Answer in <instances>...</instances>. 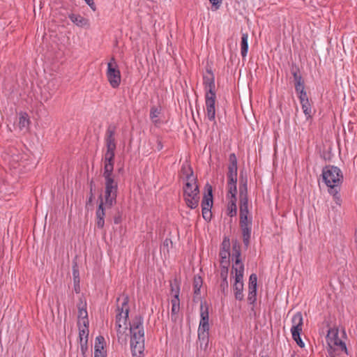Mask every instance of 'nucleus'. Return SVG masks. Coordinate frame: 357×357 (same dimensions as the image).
Returning a JSON list of instances; mask_svg holds the SVG:
<instances>
[{
	"instance_id": "31",
	"label": "nucleus",
	"mask_w": 357,
	"mask_h": 357,
	"mask_svg": "<svg viewBox=\"0 0 357 357\" xmlns=\"http://www.w3.org/2000/svg\"><path fill=\"white\" fill-rule=\"evenodd\" d=\"M161 112V108L159 107L153 106L151 108L150 110V119L152 120L153 123L155 124H157L159 121L158 119H157L158 115Z\"/></svg>"
},
{
	"instance_id": "9",
	"label": "nucleus",
	"mask_w": 357,
	"mask_h": 357,
	"mask_svg": "<svg viewBox=\"0 0 357 357\" xmlns=\"http://www.w3.org/2000/svg\"><path fill=\"white\" fill-rule=\"evenodd\" d=\"M206 192L202 200V208H212L213 204V187L209 183L205 185Z\"/></svg>"
},
{
	"instance_id": "56",
	"label": "nucleus",
	"mask_w": 357,
	"mask_h": 357,
	"mask_svg": "<svg viewBox=\"0 0 357 357\" xmlns=\"http://www.w3.org/2000/svg\"><path fill=\"white\" fill-rule=\"evenodd\" d=\"M190 170L193 171L190 166H188V167H185L183 166L181 167V171L183 174L185 175V179L186 180H187V175L190 173Z\"/></svg>"
},
{
	"instance_id": "22",
	"label": "nucleus",
	"mask_w": 357,
	"mask_h": 357,
	"mask_svg": "<svg viewBox=\"0 0 357 357\" xmlns=\"http://www.w3.org/2000/svg\"><path fill=\"white\" fill-rule=\"evenodd\" d=\"M19 128L20 130H27L29 127L30 120L27 113H22L19 117Z\"/></svg>"
},
{
	"instance_id": "33",
	"label": "nucleus",
	"mask_w": 357,
	"mask_h": 357,
	"mask_svg": "<svg viewBox=\"0 0 357 357\" xmlns=\"http://www.w3.org/2000/svg\"><path fill=\"white\" fill-rule=\"evenodd\" d=\"M248 301L249 304L252 305L251 308L252 311H255L254 307L257 301V290L256 289H248Z\"/></svg>"
},
{
	"instance_id": "55",
	"label": "nucleus",
	"mask_w": 357,
	"mask_h": 357,
	"mask_svg": "<svg viewBox=\"0 0 357 357\" xmlns=\"http://www.w3.org/2000/svg\"><path fill=\"white\" fill-rule=\"evenodd\" d=\"M219 256L220 258H228L230 257V251L227 250H220L219 252Z\"/></svg>"
},
{
	"instance_id": "35",
	"label": "nucleus",
	"mask_w": 357,
	"mask_h": 357,
	"mask_svg": "<svg viewBox=\"0 0 357 357\" xmlns=\"http://www.w3.org/2000/svg\"><path fill=\"white\" fill-rule=\"evenodd\" d=\"M114 165V164H112V163L104 164V172H103L104 178H114V176H113Z\"/></svg>"
},
{
	"instance_id": "15",
	"label": "nucleus",
	"mask_w": 357,
	"mask_h": 357,
	"mask_svg": "<svg viewBox=\"0 0 357 357\" xmlns=\"http://www.w3.org/2000/svg\"><path fill=\"white\" fill-rule=\"evenodd\" d=\"M292 326L291 331H302L303 324V316L301 312H296L292 318Z\"/></svg>"
},
{
	"instance_id": "30",
	"label": "nucleus",
	"mask_w": 357,
	"mask_h": 357,
	"mask_svg": "<svg viewBox=\"0 0 357 357\" xmlns=\"http://www.w3.org/2000/svg\"><path fill=\"white\" fill-rule=\"evenodd\" d=\"M202 284H203L202 278L199 275L195 276L194 280H193V289H194L195 296H198L200 294V289L202 286Z\"/></svg>"
},
{
	"instance_id": "24",
	"label": "nucleus",
	"mask_w": 357,
	"mask_h": 357,
	"mask_svg": "<svg viewBox=\"0 0 357 357\" xmlns=\"http://www.w3.org/2000/svg\"><path fill=\"white\" fill-rule=\"evenodd\" d=\"M172 310H171V317L172 320L176 321V315L180 310V300L179 298H176V299H172Z\"/></svg>"
},
{
	"instance_id": "44",
	"label": "nucleus",
	"mask_w": 357,
	"mask_h": 357,
	"mask_svg": "<svg viewBox=\"0 0 357 357\" xmlns=\"http://www.w3.org/2000/svg\"><path fill=\"white\" fill-rule=\"evenodd\" d=\"M203 218L206 222H210L212 218L211 208H202Z\"/></svg>"
},
{
	"instance_id": "20",
	"label": "nucleus",
	"mask_w": 357,
	"mask_h": 357,
	"mask_svg": "<svg viewBox=\"0 0 357 357\" xmlns=\"http://www.w3.org/2000/svg\"><path fill=\"white\" fill-rule=\"evenodd\" d=\"M129 303V296L128 295L123 296V302L121 303V308L123 309L125 312V316L123 317V325H127L128 321L129 319V312H130V307L128 305Z\"/></svg>"
},
{
	"instance_id": "54",
	"label": "nucleus",
	"mask_w": 357,
	"mask_h": 357,
	"mask_svg": "<svg viewBox=\"0 0 357 357\" xmlns=\"http://www.w3.org/2000/svg\"><path fill=\"white\" fill-rule=\"evenodd\" d=\"M125 316V312L124 311L123 312H118L116 315V324H121V321L123 320V317Z\"/></svg>"
},
{
	"instance_id": "4",
	"label": "nucleus",
	"mask_w": 357,
	"mask_h": 357,
	"mask_svg": "<svg viewBox=\"0 0 357 357\" xmlns=\"http://www.w3.org/2000/svg\"><path fill=\"white\" fill-rule=\"evenodd\" d=\"M326 339L327 342L326 349L329 357H336L338 355L337 351H341L349 355L345 342L339 337L337 328H329Z\"/></svg>"
},
{
	"instance_id": "3",
	"label": "nucleus",
	"mask_w": 357,
	"mask_h": 357,
	"mask_svg": "<svg viewBox=\"0 0 357 357\" xmlns=\"http://www.w3.org/2000/svg\"><path fill=\"white\" fill-rule=\"evenodd\" d=\"M197 178L194 176L193 171L187 175V181L183 187V198L186 205L192 208H196L199 202V188L197 184Z\"/></svg>"
},
{
	"instance_id": "41",
	"label": "nucleus",
	"mask_w": 357,
	"mask_h": 357,
	"mask_svg": "<svg viewBox=\"0 0 357 357\" xmlns=\"http://www.w3.org/2000/svg\"><path fill=\"white\" fill-rule=\"evenodd\" d=\"M232 256H241V245L237 240L232 242Z\"/></svg>"
},
{
	"instance_id": "60",
	"label": "nucleus",
	"mask_w": 357,
	"mask_h": 357,
	"mask_svg": "<svg viewBox=\"0 0 357 357\" xmlns=\"http://www.w3.org/2000/svg\"><path fill=\"white\" fill-rule=\"evenodd\" d=\"M206 91H215V82L213 84H208L205 86Z\"/></svg>"
},
{
	"instance_id": "62",
	"label": "nucleus",
	"mask_w": 357,
	"mask_h": 357,
	"mask_svg": "<svg viewBox=\"0 0 357 357\" xmlns=\"http://www.w3.org/2000/svg\"><path fill=\"white\" fill-rule=\"evenodd\" d=\"M250 237H243V242L245 249H248L250 245Z\"/></svg>"
},
{
	"instance_id": "23",
	"label": "nucleus",
	"mask_w": 357,
	"mask_h": 357,
	"mask_svg": "<svg viewBox=\"0 0 357 357\" xmlns=\"http://www.w3.org/2000/svg\"><path fill=\"white\" fill-rule=\"evenodd\" d=\"M200 317V322L208 323V307L206 301L201 302Z\"/></svg>"
},
{
	"instance_id": "1",
	"label": "nucleus",
	"mask_w": 357,
	"mask_h": 357,
	"mask_svg": "<svg viewBox=\"0 0 357 357\" xmlns=\"http://www.w3.org/2000/svg\"><path fill=\"white\" fill-rule=\"evenodd\" d=\"M321 176L328 188V193L333 196L335 203L340 206L342 199L340 191L344 178L341 169L334 165H326L323 167Z\"/></svg>"
},
{
	"instance_id": "32",
	"label": "nucleus",
	"mask_w": 357,
	"mask_h": 357,
	"mask_svg": "<svg viewBox=\"0 0 357 357\" xmlns=\"http://www.w3.org/2000/svg\"><path fill=\"white\" fill-rule=\"evenodd\" d=\"M117 195L105 196L104 207L106 209L111 208L116 203Z\"/></svg>"
},
{
	"instance_id": "5",
	"label": "nucleus",
	"mask_w": 357,
	"mask_h": 357,
	"mask_svg": "<svg viewBox=\"0 0 357 357\" xmlns=\"http://www.w3.org/2000/svg\"><path fill=\"white\" fill-rule=\"evenodd\" d=\"M229 165H228V172L227 174V186H228V192L231 194V199L237 200L236 194H237V158L235 153H231L229 156Z\"/></svg>"
},
{
	"instance_id": "6",
	"label": "nucleus",
	"mask_w": 357,
	"mask_h": 357,
	"mask_svg": "<svg viewBox=\"0 0 357 357\" xmlns=\"http://www.w3.org/2000/svg\"><path fill=\"white\" fill-rule=\"evenodd\" d=\"M107 77L112 88L116 89L119 86L121 76L119 67L115 61L114 57L111 59L110 62L107 63Z\"/></svg>"
},
{
	"instance_id": "21",
	"label": "nucleus",
	"mask_w": 357,
	"mask_h": 357,
	"mask_svg": "<svg viewBox=\"0 0 357 357\" xmlns=\"http://www.w3.org/2000/svg\"><path fill=\"white\" fill-rule=\"evenodd\" d=\"M248 34L247 33H243L241 40V54L243 58L247 56L248 51Z\"/></svg>"
},
{
	"instance_id": "63",
	"label": "nucleus",
	"mask_w": 357,
	"mask_h": 357,
	"mask_svg": "<svg viewBox=\"0 0 357 357\" xmlns=\"http://www.w3.org/2000/svg\"><path fill=\"white\" fill-rule=\"evenodd\" d=\"M235 265H241L242 263L241 256L233 257Z\"/></svg>"
},
{
	"instance_id": "53",
	"label": "nucleus",
	"mask_w": 357,
	"mask_h": 357,
	"mask_svg": "<svg viewBox=\"0 0 357 357\" xmlns=\"http://www.w3.org/2000/svg\"><path fill=\"white\" fill-rule=\"evenodd\" d=\"M86 305H87L86 301L85 298H83V296H82V297L79 298V303L77 305V309L86 308Z\"/></svg>"
},
{
	"instance_id": "37",
	"label": "nucleus",
	"mask_w": 357,
	"mask_h": 357,
	"mask_svg": "<svg viewBox=\"0 0 357 357\" xmlns=\"http://www.w3.org/2000/svg\"><path fill=\"white\" fill-rule=\"evenodd\" d=\"M77 325L79 327V342L84 341L85 339L88 340L89 331L87 328H82L81 323L79 321L77 322Z\"/></svg>"
},
{
	"instance_id": "47",
	"label": "nucleus",
	"mask_w": 357,
	"mask_h": 357,
	"mask_svg": "<svg viewBox=\"0 0 357 357\" xmlns=\"http://www.w3.org/2000/svg\"><path fill=\"white\" fill-rule=\"evenodd\" d=\"M123 213L118 208H116V213L114 215V223L119 225L122 222Z\"/></svg>"
},
{
	"instance_id": "34",
	"label": "nucleus",
	"mask_w": 357,
	"mask_h": 357,
	"mask_svg": "<svg viewBox=\"0 0 357 357\" xmlns=\"http://www.w3.org/2000/svg\"><path fill=\"white\" fill-rule=\"evenodd\" d=\"M89 187H90V192H89V197L88 198V200L86 203V206H93V199H94V190H95V187H96V185H95V182L93 181V179H91V181L89 182Z\"/></svg>"
},
{
	"instance_id": "51",
	"label": "nucleus",
	"mask_w": 357,
	"mask_h": 357,
	"mask_svg": "<svg viewBox=\"0 0 357 357\" xmlns=\"http://www.w3.org/2000/svg\"><path fill=\"white\" fill-rule=\"evenodd\" d=\"M78 319H88V312L86 308L78 309Z\"/></svg>"
},
{
	"instance_id": "13",
	"label": "nucleus",
	"mask_w": 357,
	"mask_h": 357,
	"mask_svg": "<svg viewBox=\"0 0 357 357\" xmlns=\"http://www.w3.org/2000/svg\"><path fill=\"white\" fill-rule=\"evenodd\" d=\"M239 225L241 230L242 237H251L252 218L247 220H239Z\"/></svg>"
},
{
	"instance_id": "29",
	"label": "nucleus",
	"mask_w": 357,
	"mask_h": 357,
	"mask_svg": "<svg viewBox=\"0 0 357 357\" xmlns=\"http://www.w3.org/2000/svg\"><path fill=\"white\" fill-rule=\"evenodd\" d=\"M170 288L172 294H174V297L172 299H176V296L177 298H179L180 282L176 278H175L173 282H171Z\"/></svg>"
},
{
	"instance_id": "17",
	"label": "nucleus",
	"mask_w": 357,
	"mask_h": 357,
	"mask_svg": "<svg viewBox=\"0 0 357 357\" xmlns=\"http://www.w3.org/2000/svg\"><path fill=\"white\" fill-rule=\"evenodd\" d=\"M239 194H248V177L243 170L240 172L239 176Z\"/></svg>"
},
{
	"instance_id": "27",
	"label": "nucleus",
	"mask_w": 357,
	"mask_h": 357,
	"mask_svg": "<svg viewBox=\"0 0 357 357\" xmlns=\"http://www.w3.org/2000/svg\"><path fill=\"white\" fill-rule=\"evenodd\" d=\"M236 201L235 199H230L228 203L227 208V214L230 217H234L237 214Z\"/></svg>"
},
{
	"instance_id": "25",
	"label": "nucleus",
	"mask_w": 357,
	"mask_h": 357,
	"mask_svg": "<svg viewBox=\"0 0 357 357\" xmlns=\"http://www.w3.org/2000/svg\"><path fill=\"white\" fill-rule=\"evenodd\" d=\"M302 109L303 111V113L305 114L307 119H309L312 117V106L310 103L309 99H305L303 100H300Z\"/></svg>"
},
{
	"instance_id": "28",
	"label": "nucleus",
	"mask_w": 357,
	"mask_h": 357,
	"mask_svg": "<svg viewBox=\"0 0 357 357\" xmlns=\"http://www.w3.org/2000/svg\"><path fill=\"white\" fill-rule=\"evenodd\" d=\"M215 82V76L211 68H206V74L203 76V84L206 86Z\"/></svg>"
},
{
	"instance_id": "19",
	"label": "nucleus",
	"mask_w": 357,
	"mask_h": 357,
	"mask_svg": "<svg viewBox=\"0 0 357 357\" xmlns=\"http://www.w3.org/2000/svg\"><path fill=\"white\" fill-rule=\"evenodd\" d=\"M68 17L74 24L78 26L83 27L89 24V20L82 17L79 15L71 13L68 15Z\"/></svg>"
},
{
	"instance_id": "10",
	"label": "nucleus",
	"mask_w": 357,
	"mask_h": 357,
	"mask_svg": "<svg viewBox=\"0 0 357 357\" xmlns=\"http://www.w3.org/2000/svg\"><path fill=\"white\" fill-rule=\"evenodd\" d=\"M105 196L117 195L118 185L114 178H105Z\"/></svg>"
},
{
	"instance_id": "59",
	"label": "nucleus",
	"mask_w": 357,
	"mask_h": 357,
	"mask_svg": "<svg viewBox=\"0 0 357 357\" xmlns=\"http://www.w3.org/2000/svg\"><path fill=\"white\" fill-rule=\"evenodd\" d=\"M215 99H213V98H205V103L206 105H215Z\"/></svg>"
},
{
	"instance_id": "64",
	"label": "nucleus",
	"mask_w": 357,
	"mask_h": 357,
	"mask_svg": "<svg viewBox=\"0 0 357 357\" xmlns=\"http://www.w3.org/2000/svg\"><path fill=\"white\" fill-rule=\"evenodd\" d=\"M220 265H229V264H230L229 257L226 258V259L220 258Z\"/></svg>"
},
{
	"instance_id": "2",
	"label": "nucleus",
	"mask_w": 357,
	"mask_h": 357,
	"mask_svg": "<svg viewBox=\"0 0 357 357\" xmlns=\"http://www.w3.org/2000/svg\"><path fill=\"white\" fill-rule=\"evenodd\" d=\"M144 319L141 314L135 316L131 321H128L130 333V349L134 357H139L144 349Z\"/></svg>"
},
{
	"instance_id": "50",
	"label": "nucleus",
	"mask_w": 357,
	"mask_h": 357,
	"mask_svg": "<svg viewBox=\"0 0 357 357\" xmlns=\"http://www.w3.org/2000/svg\"><path fill=\"white\" fill-rule=\"evenodd\" d=\"M220 250H227L230 251V241L227 236H225L221 243Z\"/></svg>"
},
{
	"instance_id": "14",
	"label": "nucleus",
	"mask_w": 357,
	"mask_h": 357,
	"mask_svg": "<svg viewBox=\"0 0 357 357\" xmlns=\"http://www.w3.org/2000/svg\"><path fill=\"white\" fill-rule=\"evenodd\" d=\"M116 334L118 342L121 344H126L128 342V334L126 333V331L128 330L127 325H124L125 327L122 328L121 324H116Z\"/></svg>"
},
{
	"instance_id": "26",
	"label": "nucleus",
	"mask_w": 357,
	"mask_h": 357,
	"mask_svg": "<svg viewBox=\"0 0 357 357\" xmlns=\"http://www.w3.org/2000/svg\"><path fill=\"white\" fill-rule=\"evenodd\" d=\"M198 340L199 342V349L206 351L208 347L209 335L198 334Z\"/></svg>"
},
{
	"instance_id": "18",
	"label": "nucleus",
	"mask_w": 357,
	"mask_h": 357,
	"mask_svg": "<svg viewBox=\"0 0 357 357\" xmlns=\"http://www.w3.org/2000/svg\"><path fill=\"white\" fill-rule=\"evenodd\" d=\"M106 342L103 336L99 335L96 338L94 345V354L107 353L105 350Z\"/></svg>"
},
{
	"instance_id": "40",
	"label": "nucleus",
	"mask_w": 357,
	"mask_h": 357,
	"mask_svg": "<svg viewBox=\"0 0 357 357\" xmlns=\"http://www.w3.org/2000/svg\"><path fill=\"white\" fill-rule=\"evenodd\" d=\"M257 289V275L255 273H252L249 278L248 289Z\"/></svg>"
},
{
	"instance_id": "48",
	"label": "nucleus",
	"mask_w": 357,
	"mask_h": 357,
	"mask_svg": "<svg viewBox=\"0 0 357 357\" xmlns=\"http://www.w3.org/2000/svg\"><path fill=\"white\" fill-rule=\"evenodd\" d=\"M80 342V349L83 357H86V353L88 350V340L85 339L84 341Z\"/></svg>"
},
{
	"instance_id": "52",
	"label": "nucleus",
	"mask_w": 357,
	"mask_h": 357,
	"mask_svg": "<svg viewBox=\"0 0 357 357\" xmlns=\"http://www.w3.org/2000/svg\"><path fill=\"white\" fill-rule=\"evenodd\" d=\"M107 151L105 153V156L115 157V150L116 146H106Z\"/></svg>"
},
{
	"instance_id": "36",
	"label": "nucleus",
	"mask_w": 357,
	"mask_h": 357,
	"mask_svg": "<svg viewBox=\"0 0 357 357\" xmlns=\"http://www.w3.org/2000/svg\"><path fill=\"white\" fill-rule=\"evenodd\" d=\"M292 335L293 340L296 342L298 346L301 348H303L305 347V344L301 337V333L302 331H291Z\"/></svg>"
},
{
	"instance_id": "42",
	"label": "nucleus",
	"mask_w": 357,
	"mask_h": 357,
	"mask_svg": "<svg viewBox=\"0 0 357 357\" xmlns=\"http://www.w3.org/2000/svg\"><path fill=\"white\" fill-rule=\"evenodd\" d=\"M197 332L198 334L209 335V324L199 322Z\"/></svg>"
},
{
	"instance_id": "7",
	"label": "nucleus",
	"mask_w": 357,
	"mask_h": 357,
	"mask_svg": "<svg viewBox=\"0 0 357 357\" xmlns=\"http://www.w3.org/2000/svg\"><path fill=\"white\" fill-rule=\"evenodd\" d=\"M99 205L96 212V226L99 229H102L105 225V207H104V199L102 194L99 197Z\"/></svg>"
},
{
	"instance_id": "12",
	"label": "nucleus",
	"mask_w": 357,
	"mask_h": 357,
	"mask_svg": "<svg viewBox=\"0 0 357 357\" xmlns=\"http://www.w3.org/2000/svg\"><path fill=\"white\" fill-rule=\"evenodd\" d=\"M233 289L235 298L238 301H243L244 298L243 291V281L241 279L235 278L233 284Z\"/></svg>"
},
{
	"instance_id": "58",
	"label": "nucleus",
	"mask_w": 357,
	"mask_h": 357,
	"mask_svg": "<svg viewBox=\"0 0 357 357\" xmlns=\"http://www.w3.org/2000/svg\"><path fill=\"white\" fill-rule=\"evenodd\" d=\"M114 158L112 156H105L104 164H114Z\"/></svg>"
},
{
	"instance_id": "11",
	"label": "nucleus",
	"mask_w": 357,
	"mask_h": 357,
	"mask_svg": "<svg viewBox=\"0 0 357 357\" xmlns=\"http://www.w3.org/2000/svg\"><path fill=\"white\" fill-rule=\"evenodd\" d=\"M116 134V126L114 125H109L106 130L105 133V144L106 146H116V142L115 139Z\"/></svg>"
},
{
	"instance_id": "46",
	"label": "nucleus",
	"mask_w": 357,
	"mask_h": 357,
	"mask_svg": "<svg viewBox=\"0 0 357 357\" xmlns=\"http://www.w3.org/2000/svg\"><path fill=\"white\" fill-rule=\"evenodd\" d=\"M220 289L222 294L225 297L228 295V281L227 280H222L220 284Z\"/></svg>"
},
{
	"instance_id": "61",
	"label": "nucleus",
	"mask_w": 357,
	"mask_h": 357,
	"mask_svg": "<svg viewBox=\"0 0 357 357\" xmlns=\"http://www.w3.org/2000/svg\"><path fill=\"white\" fill-rule=\"evenodd\" d=\"M213 98V99L216 100V93L215 91H206L205 98Z\"/></svg>"
},
{
	"instance_id": "16",
	"label": "nucleus",
	"mask_w": 357,
	"mask_h": 357,
	"mask_svg": "<svg viewBox=\"0 0 357 357\" xmlns=\"http://www.w3.org/2000/svg\"><path fill=\"white\" fill-rule=\"evenodd\" d=\"M73 276L74 283V291L76 294H79L80 292V278L79 268L76 262H75L73 266Z\"/></svg>"
},
{
	"instance_id": "39",
	"label": "nucleus",
	"mask_w": 357,
	"mask_h": 357,
	"mask_svg": "<svg viewBox=\"0 0 357 357\" xmlns=\"http://www.w3.org/2000/svg\"><path fill=\"white\" fill-rule=\"evenodd\" d=\"M295 91L298 94L299 100H303L308 98L307 92L305 90V84L301 86H298L297 88H295Z\"/></svg>"
},
{
	"instance_id": "49",
	"label": "nucleus",
	"mask_w": 357,
	"mask_h": 357,
	"mask_svg": "<svg viewBox=\"0 0 357 357\" xmlns=\"http://www.w3.org/2000/svg\"><path fill=\"white\" fill-rule=\"evenodd\" d=\"M290 71H291V74L292 75V76H294L296 75H298L301 74L300 68L295 63H291V67H290Z\"/></svg>"
},
{
	"instance_id": "38",
	"label": "nucleus",
	"mask_w": 357,
	"mask_h": 357,
	"mask_svg": "<svg viewBox=\"0 0 357 357\" xmlns=\"http://www.w3.org/2000/svg\"><path fill=\"white\" fill-rule=\"evenodd\" d=\"M206 114L208 119L211 121H214L215 119V105H206Z\"/></svg>"
},
{
	"instance_id": "45",
	"label": "nucleus",
	"mask_w": 357,
	"mask_h": 357,
	"mask_svg": "<svg viewBox=\"0 0 357 357\" xmlns=\"http://www.w3.org/2000/svg\"><path fill=\"white\" fill-rule=\"evenodd\" d=\"M293 77L295 88H297L298 86H301L305 84L304 79L303 78L301 74L298 75H296L293 76Z\"/></svg>"
},
{
	"instance_id": "57",
	"label": "nucleus",
	"mask_w": 357,
	"mask_h": 357,
	"mask_svg": "<svg viewBox=\"0 0 357 357\" xmlns=\"http://www.w3.org/2000/svg\"><path fill=\"white\" fill-rule=\"evenodd\" d=\"M211 3L212 6L215 7V9H218L222 3V0H209Z\"/></svg>"
},
{
	"instance_id": "43",
	"label": "nucleus",
	"mask_w": 357,
	"mask_h": 357,
	"mask_svg": "<svg viewBox=\"0 0 357 357\" xmlns=\"http://www.w3.org/2000/svg\"><path fill=\"white\" fill-rule=\"evenodd\" d=\"M232 270L235 271V278L243 280V273H244V264H241V265H239L238 268H235L233 266Z\"/></svg>"
},
{
	"instance_id": "8",
	"label": "nucleus",
	"mask_w": 357,
	"mask_h": 357,
	"mask_svg": "<svg viewBox=\"0 0 357 357\" xmlns=\"http://www.w3.org/2000/svg\"><path fill=\"white\" fill-rule=\"evenodd\" d=\"M248 213V195L239 194V220L249 219Z\"/></svg>"
}]
</instances>
